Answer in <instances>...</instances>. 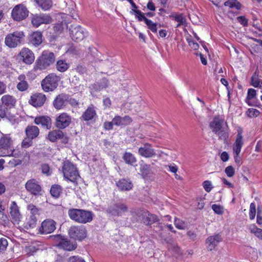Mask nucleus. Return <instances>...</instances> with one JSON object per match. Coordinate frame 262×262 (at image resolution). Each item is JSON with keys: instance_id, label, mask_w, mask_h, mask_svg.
<instances>
[{"instance_id": "1", "label": "nucleus", "mask_w": 262, "mask_h": 262, "mask_svg": "<svg viewBox=\"0 0 262 262\" xmlns=\"http://www.w3.org/2000/svg\"><path fill=\"white\" fill-rule=\"evenodd\" d=\"M68 214L70 219L80 224L90 223L93 218L92 211L84 209L71 208L69 209Z\"/></svg>"}, {"instance_id": "22", "label": "nucleus", "mask_w": 262, "mask_h": 262, "mask_svg": "<svg viewBox=\"0 0 262 262\" xmlns=\"http://www.w3.org/2000/svg\"><path fill=\"white\" fill-rule=\"evenodd\" d=\"M139 154L145 158H152L156 155L155 149L152 148L151 144L146 143L143 146L140 147L138 149Z\"/></svg>"}, {"instance_id": "30", "label": "nucleus", "mask_w": 262, "mask_h": 262, "mask_svg": "<svg viewBox=\"0 0 262 262\" xmlns=\"http://www.w3.org/2000/svg\"><path fill=\"white\" fill-rule=\"evenodd\" d=\"M243 136L241 131H238L235 142L233 146V150L234 154L239 155L242 147L243 145Z\"/></svg>"}, {"instance_id": "14", "label": "nucleus", "mask_w": 262, "mask_h": 262, "mask_svg": "<svg viewBox=\"0 0 262 262\" xmlns=\"http://www.w3.org/2000/svg\"><path fill=\"white\" fill-rule=\"evenodd\" d=\"M26 190L34 195L40 194L41 191V187L39 182L35 179L28 180L25 185Z\"/></svg>"}, {"instance_id": "10", "label": "nucleus", "mask_w": 262, "mask_h": 262, "mask_svg": "<svg viewBox=\"0 0 262 262\" xmlns=\"http://www.w3.org/2000/svg\"><path fill=\"white\" fill-rule=\"evenodd\" d=\"M71 122V116L66 113H62L56 117L55 126L58 129H64L70 125Z\"/></svg>"}, {"instance_id": "23", "label": "nucleus", "mask_w": 262, "mask_h": 262, "mask_svg": "<svg viewBox=\"0 0 262 262\" xmlns=\"http://www.w3.org/2000/svg\"><path fill=\"white\" fill-rule=\"evenodd\" d=\"M222 241V238L220 234L209 236L206 241L208 251L213 250Z\"/></svg>"}, {"instance_id": "5", "label": "nucleus", "mask_w": 262, "mask_h": 262, "mask_svg": "<svg viewBox=\"0 0 262 262\" xmlns=\"http://www.w3.org/2000/svg\"><path fill=\"white\" fill-rule=\"evenodd\" d=\"M53 240L56 243V246L59 249L67 251L75 250L77 247L76 242L69 239L63 236L57 234L52 236Z\"/></svg>"}, {"instance_id": "7", "label": "nucleus", "mask_w": 262, "mask_h": 262, "mask_svg": "<svg viewBox=\"0 0 262 262\" xmlns=\"http://www.w3.org/2000/svg\"><path fill=\"white\" fill-rule=\"evenodd\" d=\"M59 78L54 74L48 75L41 82V86L45 92L53 91L58 85Z\"/></svg>"}, {"instance_id": "9", "label": "nucleus", "mask_w": 262, "mask_h": 262, "mask_svg": "<svg viewBox=\"0 0 262 262\" xmlns=\"http://www.w3.org/2000/svg\"><path fill=\"white\" fill-rule=\"evenodd\" d=\"M29 14V11L23 4H18L15 6L11 12L13 19L16 21H21L25 19Z\"/></svg>"}, {"instance_id": "43", "label": "nucleus", "mask_w": 262, "mask_h": 262, "mask_svg": "<svg viewBox=\"0 0 262 262\" xmlns=\"http://www.w3.org/2000/svg\"><path fill=\"white\" fill-rule=\"evenodd\" d=\"M38 250V248L34 245L26 246L25 252L28 256L33 255Z\"/></svg>"}, {"instance_id": "46", "label": "nucleus", "mask_w": 262, "mask_h": 262, "mask_svg": "<svg viewBox=\"0 0 262 262\" xmlns=\"http://www.w3.org/2000/svg\"><path fill=\"white\" fill-rule=\"evenodd\" d=\"M256 95V91L253 89H249L248 91L247 96L246 98V102L249 105H252L250 103V100L253 99Z\"/></svg>"}, {"instance_id": "60", "label": "nucleus", "mask_w": 262, "mask_h": 262, "mask_svg": "<svg viewBox=\"0 0 262 262\" xmlns=\"http://www.w3.org/2000/svg\"><path fill=\"white\" fill-rule=\"evenodd\" d=\"M187 41H188L189 46L190 47V48L191 49H192L194 50H196L199 48V45L197 42H195L193 40L188 39H187Z\"/></svg>"}, {"instance_id": "18", "label": "nucleus", "mask_w": 262, "mask_h": 262, "mask_svg": "<svg viewBox=\"0 0 262 262\" xmlns=\"http://www.w3.org/2000/svg\"><path fill=\"white\" fill-rule=\"evenodd\" d=\"M20 59L27 64H31L35 59L34 54L28 48H24L19 54Z\"/></svg>"}, {"instance_id": "20", "label": "nucleus", "mask_w": 262, "mask_h": 262, "mask_svg": "<svg viewBox=\"0 0 262 262\" xmlns=\"http://www.w3.org/2000/svg\"><path fill=\"white\" fill-rule=\"evenodd\" d=\"M68 95L60 94L57 95L53 102V105L56 110H61L68 105Z\"/></svg>"}, {"instance_id": "27", "label": "nucleus", "mask_w": 262, "mask_h": 262, "mask_svg": "<svg viewBox=\"0 0 262 262\" xmlns=\"http://www.w3.org/2000/svg\"><path fill=\"white\" fill-rule=\"evenodd\" d=\"M116 185L121 191H129L133 187L132 182L129 179H122L116 182Z\"/></svg>"}, {"instance_id": "54", "label": "nucleus", "mask_w": 262, "mask_h": 262, "mask_svg": "<svg viewBox=\"0 0 262 262\" xmlns=\"http://www.w3.org/2000/svg\"><path fill=\"white\" fill-rule=\"evenodd\" d=\"M68 262H85L84 259L78 255L72 256L69 258Z\"/></svg>"}, {"instance_id": "40", "label": "nucleus", "mask_w": 262, "mask_h": 262, "mask_svg": "<svg viewBox=\"0 0 262 262\" xmlns=\"http://www.w3.org/2000/svg\"><path fill=\"white\" fill-rule=\"evenodd\" d=\"M69 68V64L64 60H59L56 63V69L60 72L66 71Z\"/></svg>"}, {"instance_id": "24", "label": "nucleus", "mask_w": 262, "mask_h": 262, "mask_svg": "<svg viewBox=\"0 0 262 262\" xmlns=\"http://www.w3.org/2000/svg\"><path fill=\"white\" fill-rule=\"evenodd\" d=\"M46 100L45 95L41 93H36L31 97L29 102L35 107H40L45 103Z\"/></svg>"}, {"instance_id": "28", "label": "nucleus", "mask_w": 262, "mask_h": 262, "mask_svg": "<svg viewBox=\"0 0 262 262\" xmlns=\"http://www.w3.org/2000/svg\"><path fill=\"white\" fill-rule=\"evenodd\" d=\"M114 124L116 126H126L129 125L132 122V118L128 116L121 117L116 116L114 118Z\"/></svg>"}, {"instance_id": "36", "label": "nucleus", "mask_w": 262, "mask_h": 262, "mask_svg": "<svg viewBox=\"0 0 262 262\" xmlns=\"http://www.w3.org/2000/svg\"><path fill=\"white\" fill-rule=\"evenodd\" d=\"M38 6L43 11L50 10L53 5L52 0H34Z\"/></svg>"}, {"instance_id": "41", "label": "nucleus", "mask_w": 262, "mask_h": 262, "mask_svg": "<svg viewBox=\"0 0 262 262\" xmlns=\"http://www.w3.org/2000/svg\"><path fill=\"white\" fill-rule=\"evenodd\" d=\"M61 192L62 188L59 185H52L50 189L51 194L55 198H59Z\"/></svg>"}, {"instance_id": "35", "label": "nucleus", "mask_w": 262, "mask_h": 262, "mask_svg": "<svg viewBox=\"0 0 262 262\" xmlns=\"http://www.w3.org/2000/svg\"><path fill=\"white\" fill-rule=\"evenodd\" d=\"M140 172L144 179L150 177L152 174L150 165L145 163L140 164Z\"/></svg>"}, {"instance_id": "31", "label": "nucleus", "mask_w": 262, "mask_h": 262, "mask_svg": "<svg viewBox=\"0 0 262 262\" xmlns=\"http://www.w3.org/2000/svg\"><path fill=\"white\" fill-rule=\"evenodd\" d=\"M18 82L16 88L19 91L24 92L27 91L29 87V83L26 80V77L25 75H20L18 77Z\"/></svg>"}, {"instance_id": "42", "label": "nucleus", "mask_w": 262, "mask_h": 262, "mask_svg": "<svg viewBox=\"0 0 262 262\" xmlns=\"http://www.w3.org/2000/svg\"><path fill=\"white\" fill-rule=\"evenodd\" d=\"M215 134L217 135L219 139L224 141H226L229 137L228 129L225 127H223L217 133H215Z\"/></svg>"}, {"instance_id": "16", "label": "nucleus", "mask_w": 262, "mask_h": 262, "mask_svg": "<svg viewBox=\"0 0 262 262\" xmlns=\"http://www.w3.org/2000/svg\"><path fill=\"white\" fill-rule=\"evenodd\" d=\"M9 214L14 224H18L20 221L21 215L19 207L15 201L12 202L10 204Z\"/></svg>"}, {"instance_id": "15", "label": "nucleus", "mask_w": 262, "mask_h": 262, "mask_svg": "<svg viewBox=\"0 0 262 262\" xmlns=\"http://www.w3.org/2000/svg\"><path fill=\"white\" fill-rule=\"evenodd\" d=\"M56 223L53 220L48 219L43 221L39 229L41 234H49L56 229Z\"/></svg>"}, {"instance_id": "50", "label": "nucleus", "mask_w": 262, "mask_h": 262, "mask_svg": "<svg viewBox=\"0 0 262 262\" xmlns=\"http://www.w3.org/2000/svg\"><path fill=\"white\" fill-rule=\"evenodd\" d=\"M8 246V242L6 238H0V253L3 252Z\"/></svg>"}, {"instance_id": "48", "label": "nucleus", "mask_w": 262, "mask_h": 262, "mask_svg": "<svg viewBox=\"0 0 262 262\" xmlns=\"http://www.w3.org/2000/svg\"><path fill=\"white\" fill-rule=\"evenodd\" d=\"M32 140L33 139L27 137V138H25L22 141L21 147L24 148H27L31 146L33 143Z\"/></svg>"}, {"instance_id": "26", "label": "nucleus", "mask_w": 262, "mask_h": 262, "mask_svg": "<svg viewBox=\"0 0 262 262\" xmlns=\"http://www.w3.org/2000/svg\"><path fill=\"white\" fill-rule=\"evenodd\" d=\"M225 121L224 119L219 116H215L213 120L210 123V127L212 131L215 133L221 130L224 127Z\"/></svg>"}, {"instance_id": "6", "label": "nucleus", "mask_w": 262, "mask_h": 262, "mask_svg": "<svg viewBox=\"0 0 262 262\" xmlns=\"http://www.w3.org/2000/svg\"><path fill=\"white\" fill-rule=\"evenodd\" d=\"M25 35L22 31H16L8 34L5 39L7 46L11 48H16L24 41Z\"/></svg>"}, {"instance_id": "2", "label": "nucleus", "mask_w": 262, "mask_h": 262, "mask_svg": "<svg viewBox=\"0 0 262 262\" xmlns=\"http://www.w3.org/2000/svg\"><path fill=\"white\" fill-rule=\"evenodd\" d=\"M0 134H2L0 138V156H13L14 149L11 134H4L2 133Z\"/></svg>"}, {"instance_id": "49", "label": "nucleus", "mask_w": 262, "mask_h": 262, "mask_svg": "<svg viewBox=\"0 0 262 262\" xmlns=\"http://www.w3.org/2000/svg\"><path fill=\"white\" fill-rule=\"evenodd\" d=\"M259 111L253 108H249L247 112V115L250 118L256 117L259 115Z\"/></svg>"}, {"instance_id": "13", "label": "nucleus", "mask_w": 262, "mask_h": 262, "mask_svg": "<svg viewBox=\"0 0 262 262\" xmlns=\"http://www.w3.org/2000/svg\"><path fill=\"white\" fill-rule=\"evenodd\" d=\"M135 17L138 19V21H144L146 25L147 26L148 28L153 33L157 32V24L154 23L151 20L148 19L145 17L144 13L142 12L140 10H135Z\"/></svg>"}, {"instance_id": "29", "label": "nucleus", "mask_w": 262, "mask_h": 262, "mask_svg": "<svg viewBox=\"0 0 262 262\" xmlns=\"http://www.w3.org/2000/svg\"><path fill=\"white\" fill-rule=\"evenodd\" d=\"M0 118L7 119L12 125L18 123V119L16 116L12 114L9 111H1L0 112Z\"/></svg>"}, {"instance_id": "63", "label": "nucleus", "mask_w": 262, "mask_h": 262, "mask_svg": "<svg viewBox=\"0 0 262 262\" xmlns=\"http://www.w3.org/2000/svg\"><path fill=\"white\" fill-rule=\"evenodd\" d=\"M41 170L42 172L44 174H46L47 175L50 174V167L47 164H43L41 166Z\"/></svg>"}, {"instance_id": "11", "label": "nucleus", "mask_w": 262, "mask_h": 262, "mask_svg": "<svg viewBox=\"0 0 262 262\" xmlns=\"http://www.w3.org/2000/svg\"><path fill=\"white\" fill-rule=\"evenodd\" d=\"M52 21L51 16L46 14L33 15L31 23L34 27H38L41 24H49Z\"/></svg>"}, {"instance_id": "38", "label": "nucleus", "mask_w": 262, "mask_h": 262, "mask_svg": "<svg viewBox=\"0 0 262 262\" xmlns=\"http://www.w3.org/2000/svg\"><path fill=\"white\" fill-rule=\"evenodd\" d=\"M122 159L125 163L133 165L137 162L136 157L130 152H125L122 157Z\"/></svg>"}, {"instance_id": "25", "label": "nucleus", "mask_w": 262, "mask_h": 262, "mask_svg": "<svg viewBox=\"0 0 262 262\" xmlns=\"http://www.w3.org/2000/svg\"><path fill=\"white\" fill-rule=\"evenodd\" d=\"M34 123L41 125L42 127L49 129L52 127V121L51 118L47 116H40L37 117L34 119Z\"/></svg>"}, {"instance_id": "56", "label": "nucleus", "mask_w": 262, "mask_h": 262, "mask_svg": "<svg viewBox=\"0 0 262 262\" xmlns=\"http://www.w3.org/2000/svg\"><path fill=\"white\" fill-rule=\"evenodd\" d=\"M27 209L29 210L31 213L32 214V215H34L38 213V208L34 206V205L30 204L28 205Z\"/></svg>"}, {"instance_id": "58", "label": "nucleus", "mask_w": 262, "mask_h": 262, "mask_svg": "<svg viewBox=\"0 0 262 262\" xmlns=\"http://www.w3.org/2000/svg\"><path fill=\"white\" fill-rule=\"evenodd\" d=\"M203 187L207 192H209L212 188L211 182L208 180L205 181L203 182Z\"/></svg>"}, {"instance_id": "47", "label": "nucleus", "mask_w": 262, "mask_h": 262, "mask_svg": "<svg viewBox=\"0 0 262 262\" xmlns=\"http://www.w3.org/2000/svg\"><path fill=\"white\" fill-rule=\"evenodd\" d=\"M10 223V220L7 216L3 211L0 213V224L4 226H8Z\"/></svg>"}, {"instance_id": "3", "label": "nucleus", "mask_w": 262, "mask_h": 262, "mask_svg": "<svg viewBox=\"0 0 262 262\" xmlns=\"http://www.w3.org/2000/svg\"><path fill=\"white\" fill-rule=\"evenodd\" d=\"M61 171L64 178L71 182H75L79 177L76 165L68 160L62 163Z\"/></svg>"}, {"instance_id": "21", "label": "nucleus", "mask_w": 262, "mask_h": 262, "mask_svg": "<svg viewBox=\"0 0 262 262\" xmlns=\"http://www.w3.org/2000/svg\"><path fill=\"white\" fill-rule=\"evenodd\" d=\"M48 139L51 142H54L58 139L62 140L64 143L68 142V139L64 133L60 130H54L49 133Z\"/></svg>"}, {"instance_id": "4", "label": "nucleus", "mask_w": 262, "mask_h": 262, "mask_svg": "<svg viewBox=\"0 0 262 262\" xmlns=\"http://www.w3.org/2000/svg\"><path fill=\"white\" fill-rule=\"evenodd\" d=\"M55 61L54 54L52 52L43 51L35 61L34 70L35 71L47 69Z\"/></svg>"}, {"instance_id": "45", "label": "nucleus", "mask_w": 262, "mask_h": 262, "mask_svg": "<svg viewBox=\"0 0 262 262\" xmlns=\"http://www.w3.org/2000/svg\"><path fill=\"white\" fill-rule=\"evenodd\" d=\"M171 16L173 17L174 20L179 23V24L177 26V27H179L181 25L185 24L186 23V19L182 14L174 15L172 14Z\"/></svg>"}, {"instance_id": "61", "label": "nucleus", "mask_w": 262, "mask_h": 262, "mask_svg": "<svg viewBox=\"0 0 262 262\" xmlns=\"http://www.w3.org/2000/svg\"><path fill=\"white\" fill-rule=\"evenodd\" d=\"M237 19L243 26H247L248 25V20L244 16H238Z\"/></svg>"}, {"instance_id": "57", "label": "nucleus", "mask_w": 262, "mask_h": 262, "mask_svg": "<svg viewBox=\"0 0 262 262\" xmlns=\"http://www.w3.org/2000/svg\"><path fill=\"white\" fill-rule=\"evenodd\" d=\"M225 172L229 177H232L235 173L234 169L232 166H227L225 170Z\"/></svg>"}, {"instance_id": "12", "label": "nucleus", "mask_w": 262, "mask_h": 262, "mask_svg": "<svg viewBox=\"0 0 262 262\" xmlns=\"http://www.w3.org/2000/svg\"><path fill=\"white\" fill-rule=\"evenodd\" d=\"M127 206L123 203H114L111 205L107 209V212L112 215L121 216L122 213L127 212Z\"/></svg>"}, {"instance_id": "59", "label": "nucleus", "mask_w": 262, "mask_h": 262, "mask_svg": "<svg viewBox=\"0 0 262 262\" xmlns=\"http://www.w3.org/2000/svg\"><path fill=\"white\" fill-rule=\"evenodd\" d=\"M37 219L34 215H31L27 224L30 228H34L36 224Z\"/></svg>"}, {"instance_id": "17", "label": "nucleus", "mask_w": 262, "mask_h": 262, "mask_svg": "<svg viewBox=\"0 0 262 262\" xmlns=\"http://www.w3.org/2000/svg\"><path fill=\"white\" fill-rule=\"evenodd\" d=\"M2 107L5 111H9L15 107L16 100L15 98L10 95L6 94L3 95L1 98Z\"/></svg>"}, {"instance_id": "53", "label": "nucleus", "mask_w": 262, "mask_h": 262, "mask_svg": "<svg viewBox=\"0 0 262 262\" xmlns=\"http://www.w3.org/2000/svg\"><path fill=\"white\" fill-rule=\"evenodd\" d=\"M262 83V81H260L257 79L256 77H254V76H252L251 78V84L252 85L256 88L259 87V88L261 89L262 87H261V85Z\"/></svg>"}, {"instance_id": "39", "label": "nucleus", "mask_w": 262, "mask_h": 262, "mask_svg": "<svg viewBox=\"0 0 262 262\" xmlns=\"http://www.w3.org/2000/svg\"><path fill=\"white\" fill-rule=\"evenodd\" d=\"M108 81L106 78H102L99 82L95 83L93 85L94 88L97 91H101L108 87Z\"/></svg>"}, {"instance_id": "32", "label": "nucleus", "mask_w": 262, "mask_h": 262, "mask_svg": "<svg viewBox=\"0 0 262 262\" xmlns=\"http://www.w3.org/2000/svg\"><path fill=\"white\" fill-rule=\"evenodd\" d=\"M25 133L27 137L34 139L39 135V129L36 126L28 125L26 128Z\"/></svg>"}, {"instance_id": "44", "label": "nucleus", "mask_w": 262, "mask_h": 262, "mask_svg": "<svg viewBox=\"0 0 262 262\" xmlns=\"http://www.w3.org/2000/svg\"><path fill=\"white\" fill-rule=\"evenodd\" d=\"M249 229L251 233L254 234L257 237L262 238V229L257 228L255 225H250Z\"/></svg>"}, {"instance_id": "37", "label": "nucleus", "mask_w": 262, "mask_h": 262, "mask_svg": "<svg viewBox=\"0 0 262 262\" xmlns=\"http://www.w3.org/2000/svg\"><path fill=\"white\" fill-rule=\"evenodd\" d=\"M158 220V217L156 215L149 214L148 213H145L143 217V222L146 225H151Z\"/></svg>"}, {"instance_id": "64", "label": "nucleus", "mask_w": 262, "mask_h": 262, "mask_svg": "<svg viewBox=\"0 0 262 262\" xmlns=\"http://www.w3.org/2000/svg\"><path fill=\"white\" fill-rule=\"evenodd\" d=\"M75 70L80 74L84 73L86 71L85 68L81 65H78L75 68Z\"/></svg>"}, {"instance_id": "62", "label": "nucleus", "mask_w": 262, "mask_h": 262, "mask_svg": "<svg viewBox=\"0 0 262 262\" xmlns=\"http://www.w3.org/2000/svg\"><path fill=\"white\" fill-rule=\"evenodd\" d=\"M114 124V119H113L111 122H105L104 123V128L106 130H111L113 128Z\"/></svg>"}, {"instance_id": "19", "label": "nucleus", "mask_w": 262, "mask_h": 262, "mask_svg": "<svg viewBox=\"0 0 262 262\" xmlns=\"http://www.w3.org/2000/svg\"><path fill=\"white\" fill-rule=\"evenodd\" d=\"M70 31L71 38L75 41L82 40L85 36L83 29L80 26H71Z\"/></svg>"}, {"instance_id": "8", "label": "nucleus", "mask_w": 262, "mask_h": 262, "mask_svg": "<svg viewBox=\"0 0 262 262\" xmlns=\"http://www.w3.org/2000/svg\"><path fill=\"white\" fill-rule=\"evenodd\" d=\"M69 234L71 238L81 241L86 238L87 230L83 226H73L69 230Z\"/></svg>"}, {"instance_id": "34", "label": "nucleus", "mask_w": 262, "mask_h": 262, "mask_svg": "<svg viewBox=\"0 0 262 262\" xmlns=\"http://www.w3.org/2000/svg\"><path fill=\"white\" fill-rule=\"evenodd\" d=\"M30 42L36 47L40 45L42 42L41 32L39 31L33 32L30 36Z\"/></svg>"}, {"instance_id": "55", "label": "nucleus", "mask_w": 262, "mask_h": 262, "mask_svg": "<svg viewBox=\"0 0 262 262\" xmlns=\"http://www.w3.org/2000/svg\"><path fill=\"white\" fill-rule=\"evenodd\" d=\"M212 209L217 214H222L223 213V207L217 204H213L212 206Z\"/></svg>"}, {"instance_id": "52", "label": "nucleus", "mask_w": 262, "mask_h": 262, "mask_svg": "<svg viewBox=\"0 0 262 262\" xmlns=\"http://www.w3.org/2000/svg\"><path fill=\"white\" fill-rule=\"evenodd\" d=\"M174 225L179 229H184L185 228L184 222L179 219H175Z\"/></svg>"}, {"instance_id": "51", "label": "nucleus", "mask_w": 262, "mask_h": 262, "mask_svg": "<svg viewBox=\"0 0 262 262\" xmlns=\"http://www.w3.org/2000/svg\"><path fill=\"white\" fill-rule=\"evenodd\" d=\"M256 207L254 203H251L250 206L249 217L251 220H253L256 213Z\"/></svg>"}, {"instance_id": "33", "label": "nucleus", "mask_w": 262, "mask_h": 262, "mask_svg": "<svg viewBox=\"0 0 262 262\" xmlns=\"http://www.w3.org/2000/svg\"><path fill=\"white\" fill-rule=\"evenodd\" d=\"M96 116V112L94 106L91 105L88 107L82 115V118L84 121H90L92 120Z\"/></svg>"}]
</instances>
